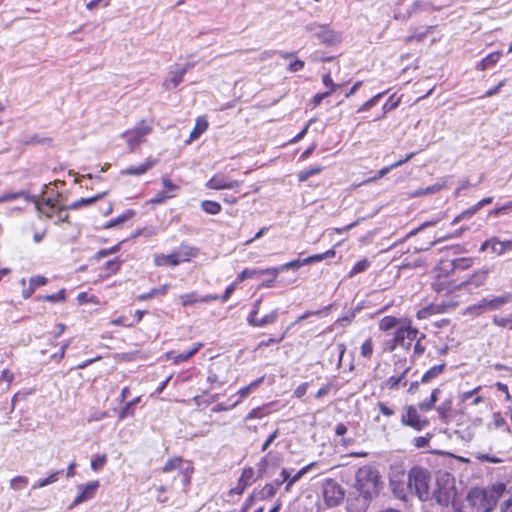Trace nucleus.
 Wrapping results in <instances>:
<instances>
[{
  "label": "nucleus",
  "instance_id": "41",
  "mask_svg": "<svg viewBox=\"0 0 512 512\" xmlns=\"http://www.w3.org/2000/svg\"><path fill=\"white\" fill-rule=\"evenodd\" d=\"M486 276H487V272L486 271H479L470 279L468 284L469 285L480 286V285L483 284V281L486 278Z\"/></svg>",
  "mask_w": 512,
  "mask_h": 512
},
{
  "label": "nucleus",
  "instance_id": "33",
  "mask_svg": "<svg viewBox=\"0 0 512 512\" xmlns=\"http://www.w3.org/2000/svg\"><path fill=\"white\" fill-rule=\"evenodd\" d=\"M263 271L264 270H257V269H245L243 270L238 278L242 281L244 279H261L263 277Z\"/></svg>",
  "mask_w": 512,
  "mask_h": 512
},
{
  "label": "nucleus",
  "instance_id": "27",
  "mask_svg": "<svg viewBox=\"0 0 512 512\" xmlns=\"http://www.w3.org/2000/svg\"><path fill=\"white\" fill-rule=\"evenodd\" d=\"M452 409V398H448L437 407V412L442 421L448 422L449 414Z\"/></svg>",
  "mask_w": 512,
  "mask_h": 512
},
{
  "label": "nucleus",
  "instance_id": "52",
  "mask_svg": "<svg viewBox=\"0 0 512 512\" xmlns=\"http://www.w3.org/2000/svg\"><path fill=\"white\" fill-rule=\"evenodd\" d=\"M162 183L165 189H167V191L170 192V194H175V192H177L179 189V187L176 184H174L169 178H163Z\"/></svg>",
  "mask_w": 512,
  "mask_h": 512
},
{
  "label": "nucleus",
  "instance_id": "8",
  "mask_svg": "<svg viewBox=\"0 0 512 512\" xmlns=\"http://www.w3.org/2000/svg\"><path fill=\"white\" fill-rule=\"evenodd\" d=\"M305 30L313 33L321 42L325 44H335L339 41V34L330 29L327 25L317 22L309 23L305 26Z\"/></svg>",
  "mask_w": 512,
  "mask_h": 512
},
{
  "label": "nucleus",
  "instance_id": "16",
  "mask_svg": "<svg viewBox=\"0 0 512 512\" xmlns=\"http://www.w3.org/2000/svg\"><path fill=\"white\" fill-rule=\"evenodd\" d=\"M509 301L508 296H500L495 297L493 299H483L479 304L474 305L469 308V311L476 312L477 314L488 311V310H495L504 305Z\"/></svg>",
  "mask_w": 512,
  "mask_h": 512
},
{
  "label": "nucleus",
  "instance_id": "34",
  "mask_svg": "<svg viewBox=\"0 0 512 512\" xmlns=\"http://www.w3.org/2000/svg\"><path fill=\"white\" fill-rule=\"evenodd\" d=\"M374 350L373 341L371 338H368L360 348V354L362 357L370 359Z\"/></svg>",
  "mask_w": 512,
  "mask_h": 512
},
{
  "label": "nucleus",
  "instance_id": "61",
  "mask_svg": "<svg viewBox=\"0 0 512 512\" xmlns=\"http://www.w3.org/2000/svg\"><path fill=\"white\" fill-rule=\"evenodd\" d=\"M304 67V62L302 60H296L290 63L288 69L290 72L300 71Z\"/></svg>",
  "mask_w": 512,
  "mask_h": 512
},
{
  "label": "nucleus",
  "instance_id": "38",
  "mask_svg": "<svg viewBox=\"0 0 512 512\" xmlns=\"http://www.w3.org/2000/svg\"><path fill=\"white\" fill-rule=\"evenodd\" d=\"M322 171V167L314 166L301 171L298 175L299 181L304 182L307 181L311 176L316 175Z\"/></svg>",
  "mask_w": 512,
  "mask_h": 512
},
{
  "label": "nucleus",
  "instance_id": "48",
  "mask_svg": "<svg viewBox=\"0 0 512 512\" xmlns=\"http://www.w3.org/2000/svg\"><path fill=\"white\" fill-rule=\"evenodd\" d=\"M322 82L325 86L329 87V90L327 92L333 93L336 91L339 87L338 84H335L330 76V74H325L322 78Z\"/></svg>",
  "mask_w": 512,
  "mask_h": 512
},
{
  "label": "nucleus",
  "instance_id": "54",
  "mask_svg": "<svg viewBox=\"0 0 512 512\" xmlns=\"http://www.w3.org/2000/svg\"><path fill=\"white\" fill-rule=\"evenodd\" d=\"M102 3L104 7L110 5V0H91L86 4V8L90 11L94 10L98 4Z\"/></svg>",
  "mask_w": 512,
  "mask_h": 512
},
{
  "label": "nucleus",
  "instance_id": "43",
  "mask_svg": "<svg viewBox=\"0 0 512 512\" xmlns=\"http://www.w3.org/2000/svg\"><path fill=\"white\" fill-rule=\"evenodd\" d=\"M383 93H379L375 96H373L372 98H370L369 100H367L359 109V111H367L369 109H371L373 106H375L377 104V102L379 101V99L382 97Z\"/></svg>",
  "mask_w": 512,
  "mask_h": 512
},
{
  "label": "nucleus",
  "instance_id": "59",
  "mask_svg": "<svg viewBox=\"0 0 512 512\" xmlns=\"http://www.w3.org/2000/svg\"><path fill=\"white\" fill-rule=\"evenodd\" d=\"M480 389V387H477L475 388L474 390H471V391H467V392H462L459 394V399L461 402H466L468 401L470 398L473 397V395Z\"/></svg>",
  "mask_w": 512,
  "mask_h": 512
},
{
  "label": "nucleus",
  "instance_id": "19",
  "mask_svg": "<svg viewBox=\"0 0 512 512\" xmlns=\"http://www.w3.org/2000/svg\"><path fill=\"white\" fill-rule=\"evenodd\" d=\"M290 268H282V265L280 267L276 268H269L263 271V277L259 279L260 283L259 285L262 286H272L274 284H281V282L276 281V278L279 274V272L284 270H289Z\"/></svg>",
  "mask_w": 512,
  "mask_h": 512
},
{
  "label": "nucleus",
  "instance_id": "57",
  "mask_svg": "<svg viewBox=\"0 0 512 512\" xmlns=\"http://www.w3.org/2000/svg\"><path fill=\"white\" fill-rule=\"evenodd\" d=\"M424 338H425V335L421 334L414 345V353L417 355H421L425 350V347L421 344V340Z\"/></svg>",
  "mask_w": 512,
  "mask_h": 512
},
{
  "label": "nucleus",
  "instance_id": "44",
  "mask_svg": "<svg viewBox=\"0 0 512 512\" xmlns=\"http://www.w3.org/2000/svg\"><path fill=\"white\" fill-rule=\"evenodd\" d=\"M106 461H107L106 455H99L91 461V464H90L91 468L94 471H98L105 465Z\"/></svg>",
  "mask_w": 512,
  "mask_h": 512
},
{
  "label": "nucleus",
  "instance_id": "56",
  "mask_svg": "<svg viewBox=\"0 0 512 512\" xmlns=\"http://www.w3.org/2000/svg\"><path fill=\"white\" fill-rule=\"evenodd\" d=\"M279 429H276L262 445V451H266L271 443L278 437Z\"/></svg>",
  "mask_w": 512,
  "mask_h": 512
},
{
  "label": "nucleus",
  "instance_id": "53",
  "mask_svg": "<svg viewBox=\"0 0 512 512\" xmlns=\"http://www.w3.org/2000/svg\"><path fill=\"white\" fill-rule=\"evenodd\" d=\"M132 215H133V212H132V211H129V212H127V214H124V215H122V216H120V217H118V218H116V219L111 220V221L108 223L107 227H113V226H116V225H118L119 223H122V222L126 221L127 219H129Z\"/></svg>",
  "mask_w": 512,
  "mask_h": 512
},
{
  "label": "nucleus",
  "instance_id": "1",
  "mask_svg": "<svg viewBox=\"0 0 512 512\" xmlns=\"http://www.w3.org/2000/svg\"><path fill=\"white\" fill-rule=\"evenodd\" d=\"M356 489L360 492L362 499H356L357 504L349 501V510L353 512H364L368 501L377 496L382 489L379 472L371 466H363L356 472Z\"/></svg>",
  "mask_w": 512,
  "mask_h": 512
},
{
  "label": "nucleus",
  "instance_id": "15",
  "mask_svg": "<svg viewBox=\"0 0 512 512\" xmlns=\"http://www.w3.org/2000/svg\"><path fill=\"white\" fill-rule=\"evenodd\" d=\"M99 481H92L87 484H81L77 486L79 495L74 499L72 506H77L89 499H92L97 489L99 488Z\"/></svg>",
  "mask_w": 512,
  "mask_h": 512
},
{
  "label": "nucleus",
  "instance_id": "24",
  "mask_svg": "<svg viewBox=\"0 0 512 512\" xmlns=\"http://www.w3.org/2000/svg\"><path fill=\"white\" fill-rule=\"evenodd\" d=\"M254 470L251 467L244 468L240 479H239V485H240V492H243L246 487L251 485L254 481Z\"/></svg>",
  "mask_w": 512,
  "mask_h": 512
},
{
  "label": "nucleus",
  "instance_id": "32",
  "mask_svg": "<svg viewBox=\"0 0 512 512\" xmlns=\"http://www.w3.org/2000/svg\"><path fill=\"white\" fill-rule=\"evenodd\" d=\"M27 484H28V478L25 476H21V475L15 476L9 482L10 488L14 491L22 490L23 488H25L27 486Z\"/></svg>",
  "mask_w": 512,
  "mask_h": 512
},
{
  "label": "nucleus",
  "instance_id": "46",
  "mask_svg": "<svg viewBox=\"0 0 512 512\" xmlns=\"http://www.w3.org/2000/svg\"><path fill=\"white\" fill-rule=\"evenodd\" d=\"M175 194H168L167 192H159L158 194H156V196L154 198H152L150 200V202L154 205L156 204H162L164 203L167 199L169 198H172L174 197Z\"/></svg>",
  "mask_w": 512,
  "mask_h": 512
},
{
  "label": "nucleus",
  "instance_id": "18",
  "mask_svg": "<svg viewBox=\"0 0 512 512\" xmlns=\"http://www.w3.org/2000/svg\"><path fill=\"white\" fill-rule=\"evenodd\" d=\"M164 473L176 472L181 475L184 482H188V476L184 473V461L181 458L169 460L163 467Z\"/></svg>",
  "mask_w": 512,
  "mask_h": 512
},
{
  "label": "nucleus",
  "instance_id": "60",
  "mask_svg": "<svg viewBox=\"0 0 512 512\" xmlns=\"http://www.w3.org/2000/svg\"><path fill=\"white\" fill-rule=\"evenodd\" d=\"M378 407H379V410L381 411V413L385 416H392L394 414V410L390 407H388L386 404H384L383 402H379L378 403Z\"/></svg>",
  "mask_w": 512,
  "mask_h": 512
},
{
  "label": "nucleus",
  "instance_id": "28",
  "mask_svg": "<svg viewBox=\"0 0 512 512\" xmlns=\"http://www.w3.org/2000/svg\"><path fill=\"white\" fill-rule=\"evenodd\" d=\"M61 472L60 471H54L50 473V475L45 479H39L37 480L33 485L32 489H39L43 488L47 485H50L58 480V476Z\"/></svg>",
  "mask_w": 512,
  "mask_h": 512
},
{
  "label": "nucleus",
  "instance_id": "49",
  "mask_svg": "<svg viewBox=\"0 0 512 512\" xmlns=\"http://www.w3.org/2000/svg\"><path fill=\"white\" fill-rule=\"evenodd\" d=\"M277 492V487L274 484H266L262 489V495L265 498H272Z\"/></svg>",
  "mask_w": 512,
  "mask_h": 512
},
{
  "label": "nucleus",
  "instance_id": "55",
  "mask_svg": "<svg viewBox=\"0 0 512 512\" xmlns=\"http://www.w3.org/2000/svg\"><path fill=\"white\" fill-rule=\"evenodd\" d=\"M431 436H425V437H416L414 439V444L417 448H424L428 446V443L430 441Z\"/></svg>",
  "mask_w": 512,
  "mask_h": 512
},
{
  "label": "nucleus",
  "instance_id": "45",
  "mask_svg": "<svg viewBox=\"0 0 512 512\" xmlns=\"http://www.w3.org/2000/svg\"><path fill=\"white\" fill-rule=\"evenodd\" d=\"M491 249L493 250V252L501 255L506 251V243L499 241L495 238H492Z\"/></svg>",
  "mask_w": 512,
  "mask_h": 512
},
{
  "label": "nucleus",
  "instance_id": "10",
  "mask_svg": "<svg viewBox=\"0 0 512 512\" xmlns=\"http://www.w3.org/2000/svg\"><path fill=\"white\" fill-rule=\"evenodd\" d=\"M260 300H257L254 304V308L248 316V323L252 326L263 327L275 322L278 313L276 310L271 311L270 313L264 315L263 317H258Z\"/></svg>",
  "mask_w": 512,
  "mask_h": 512
},
{
  "label": "nucleus",
  "instance_id": "3",
  "mask_svg": "<svg viewBox=\"0 0 512 512\" xmlns=\"http://www.w3.org/2000/svg\"><path fill=\"white\" fill-rule=\"evenodd\" d=\"M467 502L471 512H491L498 502V497L493 491L474 488L468 493Z\"/></svg>",
  "mask_w": 512,
  "mask_h": 512
},
{
  "label": "nucleus",
  "instance_id": "7",
  "mask_svg": "<svg viewBox=\"0 0 512 512\" xmlns=\"http://www.w3.org/2000/svg\"><path fill=\"white\" fill-rule=\"evenodd\" d=\"M343 488L335 481L329 479L323 483V497L329 507L339 505L344 499Z\"/></svg>",
  "mask_w": 512,
  "mask_h": 512
},
{
  "label": "nucleus",
  "instance_id": "23",
  "mask_svg": "<svg viewBox=\"0 0 512 512\" xmlns=\"http://www.w3.org/2000/svg\"><path fill=\"white\" fill-rule=\"evenodd\" d=\"M216 299H217V297L214 295H206L203 297H198L195 292H191V293L181 296V301H182L183 305L194 304L196 302H207V301L216 300Z\"/></svg>",
  "mask_w": 512,
  "mask_h": 512
},
{
  "label": "nucleus",
  "instance_id": "51",
  "mask_svg": "<svg viewBox=\"0 0 512 512\" xmlns=\"http://www.w3.org/2000/svg\"><path fill=\"white\" fill-rule=\"evenodd\" d=\"M30 284L32 286H45L48 284V279L44 276H33L30 278Z\"/></svg>",
  "mask_w": 512,
  "mask_h": 512
},
{
  "label": "nucleus",
  "instance_id": "31",
  "mask_svg": "<svg viewBox=\"0 0 512 512\" xmlns=\"http://www.w3.org/2000/svg\"><path fill=\"white\" fill-rule=\"evenodd\" d=\"M103 195H105V193H102V194H99V195H96L94 197H89V198H81L80 200L78 201H75L74 203H72L71 205L68 206L69 209H79V208H82L83 206H86V205H89V204H92L94 203L95 201L101 199L103 197Z\"/></svg>",
  "mask_w": 512,
  "mask_h": 512
},
{
  "label": "nucleus",
  "instance_id": "39",
  "mask_svg": "<svg viewBox=\"0 0 512 512\" xmlns=\"http://www.w3.org/2000/svg\"><path fill=\"white\" fill-rule=\"evenodd\" d=\"M139 401H140V397H137V398L133 399L132 401L126 403L124 408L122 409V411L119 414V419L123 420L127 416H133L134 412H133V410H131V408L133 405L137 404Z\"/></svg>",
  "mask_w": 512,
  "mask_h": 512
},
{
  "label": "nucleus",
  "instance_id": "9",
  "mask_svg": "<svg viewBox=\"0 0 512 512\" xmlns=\"http://www.w3.org/2000/svg\"><path fill=\"white\" fill-rule=\"evenodd\" d=\"M336 252L334 249H330L324 253L315 254L304 259H297L282 265V268H291L293 270L300 268L303 265H308L316 262H320L325 259L334 258Z\"/></svg>",
  "mask_w": 512,
  "mask_h": 512
},
{
  "label": "nucleus",
  "instance_id": "11",
  "mask_svg": "<svg viewBox=\"0 0 512 512\" xmlns=\"http://www.w3.org/2000/svg\"><path fill=\"white\" fill-rule=\"evenodd\" d=\"M401 422L403 425L410 426L418 431L428 425V421L421 419L416 408L413 406L406 407L405 413L402 415Z\"/></svg>",
  "mask_w": 512,
  "mask_h": 512
},
{
  "label": "nucleus",
  "instance_id": "30",
  "mask_svg": "<svg viewBox=\"0 0 512 512\" xmlns=\"http://www.w3.org/2000/svg\"><path fill=\"white\" fill-rule=\"evenodd\" d=\"M444 367H445V364H440V365H436V366H433L432 368H430L423 376H422V379L421 381L423 383H428L429 381H431L432 379L436 378L437 376H439L443 370H444Z\"/></svg>",
  "mask_w": 512,
  "mask_h": 512
},
{
  "label": "nucleus",
  "instance_id": "14",
  "mask_svg": "<svg viewBox=\"0 0 512 512\" xmlns=\"http://www.w3.org/2000/svg\"><path fill=\"white\" fill-rule=\"evenodd\" d=\"M315 462H312L305 467L298 470L295 474H292L287 468H282L280 476L282 478V482L286 483L285 491H289L294 483L299 481L308 471L314 467Z\"/></svg>",
  "mask_w": 512,
  "mask_h": 512
},
{
  "label": "nucleus",
  "instance_id": "36",
  "mask_svg": "<svg viewBox=\"0 0 512 512\" xmlns=\"http://www.w3.org/2000/svg\"><path fill=\"white\" fill-rule=\"evenodd\" d=\"M466 230H467V228H465V227H461L460 229L456 230L455 232H453V233H451V234H448V235H446V236H443V237H441V238H438V239H436L435 241L431 242V243H430V245H429V247H428L427 249H429L430 247H432V246H434V245H436V244H438V243L444 242V241H446V240H448V239L459 238V237H461V235H462V234L464 233V231H466Z\"/></svg>",
  "mask_w": 512,
  "mask_h": 512
},
{
  "label": "nucleus",
  "instance_id": "6",
  "mask_svg": "<svg viewBox=\"0 0 512 512\" xmlns=\"http://www.w3.org/2000/svg\"><path fill=\"white\" fill-rule=\"evenodd\" d=\"M418 333V329L411 326L410 320L403 319L395 332L392 349L397 346L408 349L412 341L417 338Z\"/></svg>",
  "mask_w": 512,
  "mask_h": 512
},
{
  "label": "nucleus",
  "instance_id": "63",
  "mask_svg": "<svg viewBox=\"0 0 512 512\" xmlns=\"http://www.w3.org/2000/svg\"><path fill=\"white\" fill-rule=\"evenodd\" d=\"M14 379L13 374L8 370H3L0 375L1 381H6L8 384H10Z\"/></svg>",
  "mask_w": 512,
  "mask_h": 512
},
{
  "label": "nucleus",
  "instance_id": "21",
  "mask_svg": "<svg viewBox=\"0 0 512 512\" xmlns=\"http://www.w3.org/2000/svg\"><path fill=\"white\" fill-rule=\"evenodd\" d=\"M157 163V160L153 159H147L144 163L136 166V167H129L127 169H124L121 171V175H142L146 173L148 170H150L155 164Z\"/></svg>",
  "mask_w": 512,
  "mask_h": 512
},
{
  "label": "nucleus",
  "instance_id": "50",
  "mask_svg": "<svg viewBox=\"0 0 512 512\" xmlns=\"http://www.w3.org/2000/svg\"><path fill=\"white\" fill-rule=\"evenodd\" d=\"M26 196H29V195L26 194L23 191L16 192V193H8V194H5V195L0 197V203L1 202H7V201H10V200L16 199L18 197H24L26 199Z\"/></svg>",
  "mask_w": 512,
  "mask_h": 512
},
{
  "label": "nucleus",
  "instance_id": "58",
  "mask_svg": "<svg viewBox=\"0 0 512 512\" xmlns=\"http://www.w3.org/2000/svg\"><path fill=\"white\" fill-rule=\"evenodd\" d=\"M307 389H308V383H302L295 389V391H294L295 397H297V398L303 397L306 394Z\"/></svg>",
  "mask_w": 512,
  "mask_h": 512
},
{
  "label": "nucleus",
  "instance_id": "42",
  "mask_svg": "<svg viewBox=\"0 0 512 512\" xmlns=\"http://www.w3.org/2000/svg\"><path fill=\"white\" fill-rule=\"evenodd\" d=\"M133 130H135V132L138 133V136L145 139V136L151 133L152 127L151 125H148L144 121H142L141 124L135 127Z\"/></svg>",
  "mask_w": 512,
  "mask_h": 512
},
{
  "label": "nucleus",
  "instance_id": "62",
  "mask_svg": "<svg viewBox=\"0 0 512 512\" xmlns=\"http://www.w3.org/2000/svg\"><path fill=\"white\" fill-rule=\"evenodd\" d=\"M477 458L480 460V461H483V462H489V463H500L501 460L497 457H490L486 454H480L477 456Z\"/></svg>",
  "mask_w": 512,
  "mask_h": 512
},
{
  "label": "nucleus",
  "instance_id": "4",
  "mask_svg": "<svg viewBox=\"0 0 512 512\" xmlns=\"http://www.w3.org/2000/svg\"><path fill=\"white\" fill-rule=\"evenodd\" d=\"M454 477L449 473H441L436 479V489L431 498H435L438 504L448 506L456 498Z\"/></svg>",
  "mask_w": 512,
  "mask_h": 512
},
{
  "label": "nucleus",
  "instance_id": "37",
  "mask_svg": "<svg viewBox=\"0 0 512 512\" xmlns=\"http://www.w3.org/2000/svg\"><path fill=\"white\" fill-rule=\"evenodd\" d=\"M369 266L370 262L368 259L359 260L349 272V276L352 277L358 273L364 272L365 270L368 269Z\"/></svg>",
  "mask_w": 512,
  "mask_h": 512
},
{
  "label": "nucleus",
  "instance_id": "26",
  "mask_svg": "<svg viewBox=\"0 0 512 512\" xmlns=\"http://www.w3.org/2000/svg\"><path fill=\"white\" fill-rule=\"evenodd\" d=\"M403 319H397L394 316H385L379 321V329L382 331H388L392 328L400 326Z\"/></svg>",
  "mask_w": 512,
  "mask_h": 512
},
{
  "label": "nucleus",
  "instance_id": "25",
  "mask_svg": "<svg viewBox=\"0 0 512 512\" xmlns=\"http://www.w3.org/2000/svg\"><path fill=\"white\" fill-rule=\"evenodd\" d=\"M208 129V122L205 118L199 117L196 120L194 129L190 133L188 142L196 140L202 133Z\"/></svg>",
  "mask_w": 512,
  "mask_h": 512
},
{
  "label": "nucleus",
  "instance_id": "40",
  "mask_svg": "<svg viewBox=\"0 0 512 512\" xmlns=\"http://www.w3.org/2000/svg\"><path fill=\"white\" fill-rule=\"evenodd\" d=\"M262 381H263V378L261 377V378L255 380L254 382H252L250 385L241 388L238 391V393L240 394V396L242 398H244L247 395H249L253 391V389H255Z\"/></svg>",
  "mask_w": 512,
  "mask_h": 512
},
{
  "label": "nucleus",
  "instance_id": "64",
  "mask_svg": "<svg viewBox=\"0 0 512 512\" xmlns=\"http://www.w3.org/2000/svg\"><path fill=\"white\" fill-rule=\"evenodd\" d=\"M501 512H512V499H508L501 504Z\"/></svg>",
  "mask_w": 512,
  "mask_h": 512
},
{
  "label": "nucleus",
  "instance_id": "12",
  "mask_svg": "<svg viewBox=\"0 0 512 512\" xmlns=\"http://www.w3.org/2000/svg\"><path fill=\"white\" fill-rule=\"evenodd\" d=\"M240 182L232 180L224 174H216L206 182V187L213 190L236 189Z\"/></svg>",
  "mask_w": 512,
  "mask_h": 512
},
{
  "label": "nucleus",
  "instance_id": "22",
  "mask_svg": "<svg viewBox=\"0 0 512 512\" xmlns=\"http://www.w3.org/2000/svg\"><path fill=\"white\" fill-rule=\"evenodd\" d=\"M122 137L126 139L130 151H133L137 146L145 141L144 138L138 136V133L135 132V130L124 132Z\"/></svg>",
  "mask_w": 512,
  "mask_h": 512
},
{
  "label": "nucleus",
  "instance_id": "5",
  "mask_svg": "<svg viewBox=\"0 0 512 512\" xmlns=\"http://www.w3.org/2000/svg\"><path fill=\"white\" fill-rule=\"evenodd\" d=\"M197 249L181 244L173 253L169 255L159 254L154 257V263L157 266L174 267L184 262H189L196 257Z\"/></svg>",
  "mask_w": 512,
  "mask_h": 512
},
{
  "label": "nucleus",
  "instance_id": "29",
  "mask_svg": "<svg viewBox=\"0 0 512 512\" xmlns=\"http://www.w3.org/2000/svg\"><path fill=\"white\" fill-rule=\"evenodd\" d=\"M201 208L208 214L217 215L221 212V205L216 201L205 200L201 203Z\"/></svg>",
  "mask_w": 512,
  "mask_h": 512
},
{
  "label": "nucleus",
  "instance_id": "13",
  "mask_svg": "<svg viewBox=\"0 0 512 512\" xmlns=\"http://www.w3.org/2000/svg\"><path fill=\"white\" fill-rule=\"evenodd\" d=\"M189 67V64L183 67L176 65L165 78L163 82L164 88L167 90L176 88L183 81V77L186 74Z\"/></svg>",
  "mask_w": 512,
  "mask_h": 512
},
{
  "label": "nucleus",
  "instance_id": "47",
  "mask_svg": "<svg viewBox=\"0 0 512 512\" xmlns=\"http://www.w3.org/2000/svg\"><path fill=\"white\" fill-rule=\"evenodd\" d=\"M445 186H446L445 181H443L441 183L440 182L435 183L434 185H431V186L426 187L425 189H422L423 195L434 194V193L442 190Z\"/></svg>",
  "mask_w": 512,
  "mask_h": 512
},
{
  "label": "nucleus",
  "instance_id": "20",
  "mask_svg": "<svg viewBox=\"0 0 512 512\" xmlns=\"http://www.w3.org/2000/svg\"><path fill=\"white\" fill-rule=\"evenodd\" d=\"M202 346H203L202 343H196L188 351L177 354V355H175L174 352H168L165 354V358L172 359L174 364H178L180 362L189 360L202 348Z\"/></svg>",
  "mask_w": 512,
  "mask_h": 512
},
{
  "label": "nucleus",
  "instance_id": "17",
  "mask_svg": "<svg viewBox=\"0 0 512 512\" xmlns=\"http://www.w3.org/2000/svg\"><path fill=\"white\" fill-rule=\"evenodd\" d=\"M26 200L34 202L37 210L48 218L53 216L54 210L57 207V199L52 197L43 198V201L40 202L35 196H26Z\"/></svg>",
  "mask_w": 512,
  "mask_h": 512
},
{
  "label": "nucleus",
  "instance_id": "2",
  "mask_svg": "<svg viewBox=\"0 0 512 512\" xmlns=\"http://www.w3.org/2000/svg\"><path fill=\"white\" fill-rule=\"evenodd\" d=\"M432 476L429 471L421 467H413L408 474V486L422 501L431 498Z\"/></svg>",
  "mask_w": 512,
  "mask_h": 512
},
{
  "label": "nucleus",
  "instance_id": "35",
  "mask_svg": "<svg viewBox=\"0 0 512 512\" xmlns=\"http://www.w3.org/2000/svg\"><path fill=\"white\" fill-rule=\"evenodd\" d=\"M502 53L497 51V52H493V53H490L489 55H487L481 62V65H482V69H486L488 68L489 66L497 63L501 57Z\"/></svg>",
  "mask_w": 512,
  "mask_h": 512
}]
</instances>
